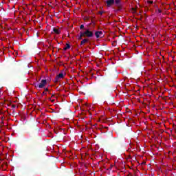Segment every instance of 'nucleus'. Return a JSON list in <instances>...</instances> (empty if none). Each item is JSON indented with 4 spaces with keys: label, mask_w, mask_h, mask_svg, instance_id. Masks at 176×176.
Here are the masks:
<instances>
[{
    "label": "nucleus",
    "mask_w": 176,
    "mask_h": 176,
    "mask_svg": "<svg viewBox=\"0 0 176 176\" xmlns=\"http://www.w3.org/2000/svg\"><path fill=\"white\" fill-rule=\"evenodd\" d=\"M114 5L117 9L116 12H122L123 10V5H122V0H114Z\"/></svg>",
    "instance_id": "nucleus-1"
},
{
    "label": "nucleus",
    "mask_w": 176,
    "mask_h": 176,
    "mask_svg": "<svg viewBox=\"0 0 176 176\" xmlns=\"http://www.w3.org/2000/svg\"><path fill=\"white\" fill-rule=\"evenodd\" d=\"M80 111H91V109H94V107L92 105H89L87 104H84L82 107H80Z\"/></svg>",
    "instance_id": "nucleus-2"
},
{
    "label": "nucleus",
    "mask_w": 176,
    "mask_h": 176,
    "mask_svg": "<svg viewBox=\"0 0 176 176\" xmlns=\"http://www.w3.org/2000/svg\"><path fill=\"white\" fill-rule=\"evenodd\" d=\"M46 83H47V81L46 80H41V82L35 85V87H38V89H43L45 86H46Z\"/></svg>",
    "instance_id": "nucleus-3"
},
{
    "label": "nucleus",
    "mask_w": 176,
    "mask_h": 176,
    "mask_svg": "<svg viewBox=\"0 0 176 176\" xmlns=\"http://www.w3.org/2000/svg\"><path fill=\"white\" fill-rule=\"evenodd\" d=\"M21 113V112H16V111H12V116H17V115H20ZM4 116H12L11 113L8 111H4L3 113Z\"/></svg>",
    "instance_id": "nucleus-4"
},
{
    "label": "nucleus",
    "mask_w": 176,
    "mask_h": 176,
    "mask_svg": "<svg viewBox=\"0 0 176 176\" xmlns=\"http://www.w3.org/2000/svg\"><path fill=\"white\" fill-rule=\"evenodd\" d=\"M85 34L87 38H93L94 36V33H93V32L90 31L89 29H87L85 31Z\"/></svg>",
    "instance_id": "nucleus-5"
},
{
    "label": "nucleus",
    "mask_w": 176,
    "mask_h": 176,
    "mask_svg": "<svg viewBox=\"0 0 176 176\" xmlns=\"http://www.w3.org/2000/svg\"><path fill=\"white\" fill-rule=\"evenodd\" d=\"M63 78H64V74L60 73L55 77L54 82L57 83V82H58V80H60V79H63Z\"/></svg>",
    "instance_id": "nucleus-6"
},
{
    "label": "nucleus",
    "mask_w": 176,
    "mask_h": 176,
    "mask_svg": "<svg viewBox=\"0 0 176 176\" xmlns=\"http://www.w3.org/2000/svg\"><path fill=\"white\" fill-rule=\"evenodd\" d=\"M115 5V0H107L106 1L107 8H111Z\"/></svg>",
    "instance_id": "nucleus-7"
},
{
    "label": "nucleus",
    "mask_w": 176,
    "mask_h": 176,
    "mask_svg": "<svg viewBox=\"0 0 176 176\" xmlns=\"http://www.w3.org/2000/svg\"><path fill=\"white\" fill-rule=\"evenodd\" d=\"M95 36L96 38H102L104 36V34L102 31H98L95 32Z\"/></svg>",
    "instance_id": "nucleus-8"
},
{
    "label": "nucleus",
    "mask_w": 176,
    "mask_h": 176,
    "mask_svg": "<svg viewBox=\"0 0 176 176\" xmlns=\"http://www.w3.org/2000/svg\"><path fill=\"white\" fill-rule=\"evenodd\" d=\"M53 31H54V34H56L57 35H60V34L61 33V30H60V29H57L56 28H53Z\"/></svg>",
    "instance_id": "nucleus-9"
},
{
    "label": "nucleus",
    "mask_w": 176,
    "mask_h": 176,
    "mask_svg": "<svg viewBox=\"0 0 176 176\" xmlns=\"http://www.w3.org/2000/svg\"><path fill=\"white\" fill-rule=\"evenodd\" d=\"M87 42H89V38H85L83 39L80 44V46H82V45H85V43H87Z\"/></svg>",
    "instance_id": "nucleus-10"
},
{
    "label": "nucleus",
    "mask_w": 176,
    "mask_h": 176,
    "mask_svg": "<svg viewBox=\"0 0 176 176\" xmlns=\"http://www.w3.org/2000/svg\"><path fill=\"white\" fill-rule=\"evenodd\" d=\"M68 49H71V45L68 43L66 44V47L63 48V50L66 51L68 50Z\"/></svg>",
    "instance_id": "nucleus-11"
},
{
    "label": "nucleus",
    "mask_w": 176,
    "mask_h": 176,
    "mask_svg": "<svg viewBox=\"0 0 176 176\" xmlns=\"http://www.w3.org/2000/svg\"><path fill=\"white\" fill-rule=\"evenodd\" d=\"M80 36H82V37L86 36L85 34V32H80Z\"/></svg>",
    "instance_id": "nucleus-12"
},
{
    "label": "nucleus",
    "mask_w": 176,
    "mask_h": 176,
    "mask_svg": "<svg viewBox=\"0 0 176 176\" xmlns=\"http://www.w3.org/2000/svg\"><path fill=\"white\" fill-rule=\"evenodd\" d=\"M147 3H148L149 5H153V1H148Z\"/></svg>",
    "instance_id": "nucleus-13"
},
{
    "label": "nucleus",
    "mask_w": 176,
    "mask_h": 176,
    "mask_svg": "<svg viewBox=\"0 0 176 176\" xmlns=\"http://www.w3.org/2000/svg\"><path fill=\"white\" fill-rule=\"evenodd\" d=\"M131 10H132V11H133V13H136L137 10H136L135 8H132Z\"/></svg>",
    "instance_id": "nucleus-14"
},
{
    "label": "nucleus",
    "mask_w": 176,
    "mask_h": 176,
    "mask_svg": "<svg viewBox=\"0 0 176 176\" xmlns=\"http://www.w3.org/2000/svg\"><path fill=\"white\" fill-rule=\"evenodd\" d=\"M85 28V25H80V30H83Z\"/></svg>",
    "instance_id": "nucleus-15"
},
{
    "label": "nucleus",
    "mask_w": 176,
    "mask_h": 176,
    "mask_svg": "<svg viewBox=\"0 0 176 176\" xmlns=\"http://www.w3.org/2000/svg\"><path fill=\"white\" fill-rule=\"evenodd\" d=\"M135 115V116H140V115H141V113L138 112V113H136Z\"/></svg>",
    "instance_id": "nucleus-16"
},
{
    "label": "nucleus",
    "mask_w": 176,
    "mask_h": 176,
    "mask_svg": "<svg viewBox=\"0 0 176 176\" xmlns=\"http://www.w3.org/2000/svg\"><path fill=\"white\" fill-rule=\"evenodd\" d=\"M103 13H104V11H100L99 12V14H100V15H102Z\"/></svg>",
    "instance_id": "nucleus-17"
},
{
    "label": "nucleus",
    "mask_w": 176,
    "mask_h": 176,
    "mask_svg": "<svg viewBox=\"0 0 176 176\" xmlns=\"http://www.w3.org/2000/svg\"><path fill=\"white\" fill-rule=\"evenodd\" d=\"M12 108H16V107H17L16 104H12Z\"/></svg>",
    "instance_id": "nucleus-18"
},
{
    "label": "nucleus",
    "mask_w": 176,
    "mask_h": 176,
    "mask_svg": "<svg viewBox=\"0 0 176 176\" xmlns=\"http://www.w3.org/2000/svg\"><path fill=\"white\" fill-rule=\"evenodd\" d=\"M82 38H83V37H82V36H80L78 37V39L82 40Z\"/></svg>",
    "instance_id": "nucleus-19"
},
{
    "label": "nucleus",
    "mask_w": 176,
    "mask_h": 176,
    "mask_svg": "<svg viewBox=\"0 0 176 176\" xmlns=\"http://www.w3.org/2000/svg\"><path fill=\"white\" fill-rule=\"evenodd\" d=\"M45 91H49V89L48 88H45Z\"/></svg>",
    "instance_id": "nucleus-20"
},
{
    "label": "nucleus",
    "mask_w": 176,
    "mask_h": 176,
    "mask_svg": "<svg viewBox=\"0 0 176 176\" xmlns=\"http://www.w3.org/2000/svg\"><path fill=\"white\" fill-rule=\"evenodd\" d=\"M46 94V92L43 91L42 96Z\"/></svg>",
    "instance_id": "nucleus-21"
},
{
    "label": "nucleus",
    "mask_w": 176,
    "mask_h": 176,
    "mask_svg": "<svg viewBox=\"0 0 176 176\" xmlns=\"http://www.w3.org/2000/svg\"><path fill=\"white\" fill-rule=\"evenodd\" d=\"M158 12H159V13H162V10H158Z\"/></svg>",
    "instance_id": "nucleus-22"
},
{
    "label": "nucleus",
    "mask_w": 176,
    "mask_h": 176,
    "mask_svg": "<svg viewBox=\"0 0 176 176\" xmlns=\"http://www.w3.org/2000/svg\"><path fill=\"white\" fill-rule=\"evenodd\" d=\"M51 101H52V102H54V100H52Z\"/></svg>",
    "instance_id": "nucleus-23"
},
{
    "label": "nucleus",
    "mask_w": 176,
    "mask_h": 176,
    "mask_svg": "<svg viewBox=\"0 0 176 176\" xmlns=\"http://www.w3.org/2000/svg\"><path fill=\"white\" fill-rule=\"evenodd\" d=\"M52 97H54V95H52Z\"/></svg>",
    "instance_id": "nucleus-24"
},
{
    "label": "nucleus",
    "mask_w": 176,
    "mask_h": 176,
    "mask_svg": "<svg viewBox=\"0 0 176 176\" xmlns=\"http://www.w3.org/2000/svg\"><path fill=\"white\" fill-rule=\"evenodd\" d=\"M128 112H130V113H131V111H128Z\"/></svg>",
    "instance_id": "nucleus-25"
},
{
    "label": "nucleus",
    "mask_w": 176,
    "mask_h": 176,
    "mask_svg": "<svg viewBox=\"0 0 176 176\" xmlns=\"http://www.w3.org/2000/svg\"><path fill=\"white\" fill-rule=\"evenodd\" d=\"M5 165H6V166H8V164H5Z\"/></svg>",
    "instance_id": "nucleus-26"
},
{
    "label": "nucleus",
    "mask_w": 176,
    "mask_h": 176,
    "mask_svg": "<svg viewBox=\"0 0 176 176\" xmlns=\"http://www.w3.org/2000/svg\"><path fill=\"white\" fill-rule=\"evenodd\" d=\"M90 113V111H88Z\"/></svg>",
    "instance_id": "nucleus-27"
},
{
    "label": "nucleus",
    "mask_w": 176,
    "mask_h": 176,
    "mask_svg": "<svg viewBox=\"0 0 176 176\" xmlns=\"http://www.w3.org/2000/svg\"><path fill=\"white\" fill-rule=\"evenodd\" d=\"M90 113V111H88Z\"/></svg>",
    "instance_id": "nucleus-28"
}]
</instances>
